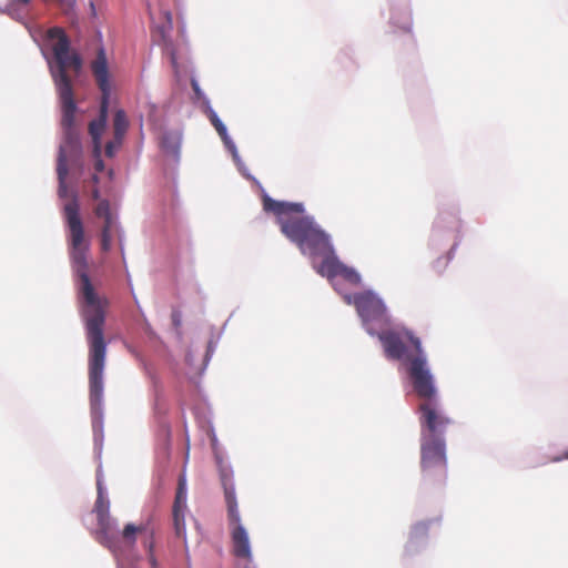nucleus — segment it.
<instances>
[{
    "label": "nucleus",
    "instance_id": "36",
    "mask_svg": "<svg viewBox=\"0 0 568 568\" xmlns=\"http://www.w3.org/2000/svg\"><path fill=\"white\" fill-rule=\"evenodd\" d=\"M170 59H171V63H172V65H173L174 68H176V67H178V60H176V55H175V52H174V51H172V52H171V57H170Z\"/></svg>",
    "mask_w": 568,
    "mask_h": 568
},
{
    "label": "nucleus",
    "instance_id": "16",
    "mask_svg": "<svg viewBox=\"0 0 568 568\" xmlns=\"http://www.w3.org/2000/svg\"><path fill=\"white\" fill-rule=\"evenodd\" d=\"M186 500H187V488H186V479L185 477H181L179 480L174 504H173V511H183L186 510Z\"/></svg>",
    "mask_w": 568,
    "mask_h": 568
},
{
    "label": "nucleus",
    "instance_id": "44",
    "mask_svg": "<svg viewBox=\"0 0 568 568\" xmlns=\"http://www.w3.org/2000/svg\"><path fill=\"white\" fill-rule=\"evenodd\" d=\"M130 285H131V291H133V287H132L131 283H130ZM132 294H133V298L135 300V303H138L136 295L134 294V292H132Z\"/></svg>",
    "mask_w": 568,
    "mask_h": 568
},
{
    "label": "nucleus",
    "instance_id": "38",
    "mask_svg": "<svg viewBox=\"0 0 568 568\" xmlns=\"http://www.w3.org/2000/svg\"><path fill=\"white\" fill-rule=\"evenodd\" d=\"M90 9H91L92 14L95 16L97 14V9H95V6H94L93 1H90Z\"/></svg>",
    "mask_w": 568,
    "mask_h": 568
},
{
    "label": "nucleus",
    "instance_id": "10",
    "mask_svg": "<svg viewBox=\"0 0 568 568\" xmlns=\"http://www.w3.org/2000/svg\"><path fill=\"white\" fill-rule=\"evenodd\" d=\"M230 526L232 527L231 537L233 544V552L239 558H245L250 561L244 568H256L252 562V548L250 537L246 528L241 521V515L239 511V505H236V515L233 517L231 513H227Z\"/></svg>",
    "mask_w": 568,
    "mask_h": 568
},
{
    "label": "nucleus",
    "instance_id": "40",
    "mask_svg": "<svg viewBox=\"0 0 568 568\" xmlns=\"http://www.w3.org/2000/svg\"><path fill=\"white\" fill-rule=\"evenodd\" d=\"M166 18H168L169 23L172 24V16L169 11L166 12Z\"/></svg>",
    "mask_w": 568,
    "mask_h": 568
},
{
    "label": "nucleus",
    "instance_id": "42",
    "mask_svg": "<svg viewBox=\"0 0 568 568\" xmlns=\"http://www.w3.org/2000/svg\"><path fill=\"white\" fill-rule=\"evenodd\" d=\"M6 12H8L9 16L16 18V14L10 9H7ZM17 19H18V16H17Z\"/></svg>",
    "mask_w": 568,
    "mask_h": 568
},
{
    "label": "nucleus",
    "instance_id": "1",
    "mask_svg": "<svg viewBox=\"0 0 568 568\" xmlns=\"http://www.w3.org/2000/svg\"><path fill=\"white\" fill-rule=\"evenodd\" d=\"M48 38L54 42L53 58L45 51L42 54L48 62L54 81L60 104L63 140L59 146L57 160L58 195L68 200L63 205L65 224L69 231V254L71 266H89L88 253L90 242L85 237L83 222L80 215V197L78 185L84 173L83 145L77 124L78 103L74 99L72 81L67 69L80 73L83 69V58L72 48L71 39L61 27H53Z\"/></svg>",
    "mask_w": 568,
    "mask_h": 568
},
{
    "label": "nucleus",
    "instance_id": "14",
    "mask_svg": "<svg viewBox=\"0 0 568 568\" xmlns=\"http://www.w3.org/2000/svg\"><path fill=\"white\" fill-rule=\"evenodd\" d=\"M110 101L100 100L99 113L90 122L89 134L92 140L94 151L102 148V136L108 126Z\"/></svg>",
    "mask_w": 568,
    "mask_h": 568
},
{
    "label": "nucleus",
    "instance_id": "39",
    "mask_svg": "<svg viewBox=\"0 0 568 568\" xmlns=\"http://www.w3.org/2000/svg\"><path fill=\"white\" fill-rule=\"evenodd\" d=\"M165 436H166V445L169 446V442H170V428L169 427H165Z\"/></svg>",
    "mask_w": 568,
    "mask_h": 568
},
{
    "label": "nucleus",
    "instance_id": "24",
    "mask_svg": "<svg viewBox=\"0 0 568 568\" xmlns=\"http://www.w3.org/2000/svg\"><path fill=\"white\" fill-rule=\"evenodd\" d=\"M91 181L93 183V187L90 191V196L93 201H97L98 203H100V201L103 199L101 197V192L98 187V184L100 182L99 175L97 173L91 174Z\"/></svg>",
    "mask_w": 568,
    "mask_h": 568
},
{
    "label": "nucleus",
    "instance_id": "13",
    "mask_svg": "<svg viewBox=\"0 0 568 568\" xmlns=\"http://www.w3.org/2000/svg\"><path fill=\"white\" fill-rule=\"evenodd\" d=\"M97 217L103 220V226L101 232L108 231V234L116 233L121 250H123L124 232L121 229L119 217L111 211L109 200H101L94 209Z\"/></svg>",
    "mask_w": 568,
    "mask_h": 568
},
{
    "label": "nucleus",
    "instance_id": "6",
    "mask_svg": "<svg viewBox=\"0 0 568 568\" xmlns=\"http://www.w3.org/2000/svg\"><path fill=\"white\" fill-rule=\"evenodd\" d=\"M462 226V220L456 209L450 211L440 210L433 224L429 246L439 250L453 239V244L448 251V261H452L463 240Z\"/></svg>",
    "mask_w": 568,
    "mask_h": 568
},
{
    "label": "nucleus",
    "instance_id": "25",
    "mask_svg": "<svg viewBox=\"0 0 568 568\" xmlns=\"http://www.w3.org/2000/svg\"><path fill=\"white\" fill-rule=\"evenodd\" d=\"M220 138L223 142L224 148L226 149V151L231 153V155L239 153L237 146L233 139L231 138V135L229 134V132L221 135Z\"/></svg>",
    "mask_w": 568,
    "mask_h": 568
},
{
    "label": "nucleus",
    "instance_id": "35",
    "mask_svg": "<svg viewBox=\"0 0 568 568\" xmlns=\"http://www.w3.org/2000/svg\"><path fill=\"white\" fill-rule=\"evenodd\" d=\"M565 459H568V449H566L562 455H557V456H554L551 457L550 462L551 463H560Z\"/></svg>",
    "mask_w": 568,
    "mask_h": 568
},
{
    "label": "nucleus",
    "instance_id": "34",
    "mask_svg": "<svg viewBox=\"0 0 568 568\" xmlns=\"http://www.w3.org/2000/svg\"><path fill=\"white\" fill-rule=\"evenodd\" d=\"M213 354L214 353H210L207 351H205V354H204V357H203V365H202V368H201V374H203L209 365V363L211 362L212 357H213Z\"/></svg>",
    "mask_w": 568,
    "mask_h": 568
},
{
    "label": "nucleus",
    "instance_id": "3",
    "mask_svg": "<svg viewBox=\"0 0 568 568\" xmlns=\"http://www.w3.org/2000/svg\"><path fill=\"white\" fill-rule=\"evenodd\" d=\"M266 206V210L274 212L281 234L298 250L320 276L332 282L336 292L345 293L334 282L337 276L352 285L362 283L359 272L339 258L332 234L314 215L306 212L303 202L273 201L268 197Z\"/></svg>",
    "mask_w": 568,
    "mask_h": 568
},
{
    "label": "nucleus",
    "instance_id": "9",
    "mask_svg": "<svg viewBox=\"0 0 568 568\" xmlns=\"http://www.w3.org/2000/svg\"><path fill=\"white\" fill-rule=\"evenodd\" d=\"M215 466L221 483V487L224 493V499L226 504L227 513H231L233 517L236 515L237 497L234 481V470L230 460L225 458L224 453L215 454Z\"/></svg>",
    "mask_w": 568,
    "mask_h": 568
},
{
    "label": "nucleus",
    "instance_id": "12",
    "mask_svg": "<svg viewBox=\"0 0 568 568\" xmlns=\"http://www.w3.org/2000/svg\"><path fill=\"white\" fill-rule=\"evenodd\" d=\"M389 3V23L405 32H410L413 27V17L410 0H388Z\"/></svg>",
    "mask_w": 568,
    "mask_h": 568
},
{
    "label": "nucleus",
    "instance_id": "23",
    "mask_svg": "<svg viewBox=\"0 0 568 568\" xmlns=\"http://www.w3.org/2000/svg\"><path fill=\"white\" fill-rule=\"evenodd\" d=\"M124 136L116 138V134L113 133V139L105 145V155L108 158H113L121 148Z\"/></svg>",
    "mask_w": 568,
    "mask_h": 568
},
{
    "label": "nucleus",
    "instance_id": "15",
    "mask_svg": "<svg viewBox=\"0 0 568 568\" xmlns=\"http://www.w3.org/2000/svg\"><path fill=\"white\" fill-rule=\"evenodd\" d=\"M232 159L239 170V172L241 173V175L243 178H245L246 180L248 181H252L254 184H256L258 186V189L261 190V197H262V205H263V211L265 213H272L274 215V212L273 211H268L266 210L267 206V199L270 197L271 200L273 201H277L276 199L272 197L266 191L265 189L263 187V185L261 184V182L253 175L251 174V172L248 171L247 166L245 165V163L243 162L242 158L240 156V153H236L234 155H232Z\"/></svg>",
    "mask_w": 568,
    "mask_h": 568
},
{
    "label": "nucleus",
    "instance_id": "27",
    "mask_svg": "<svg viewBox=\"0 0 568 568\" xmlns=\"http://www.w3.org/2000/svg\"><path fill=\"white\" fill-rule=\"evenodd\" d=\"M99 151H94V149L92 148V155H93V161H94V170L97 173L99 172H103L104 169H105V164H104V161L102 159V148L98 149Z\"/></svg>",
    "mask_w": 568,
    "mask_h": 568
},
{
    "label": "nucleus",
    "instance_id": "5",
    "mask_svg": "<svg viewBox=\"0 0 568 568\" xmlns=\"http://www.w3.org/2000/svg\"><path fill=\"white\" fill-rule=\"evenodd\" d=\"M93 513L97 514L99 528L95 530L97 541L106 547L114 557H122L126 552L134 550L138 534L152 537L155 535L151 521L136 526L133 523L124 525L120 531L118 520L110 516V499L104 485L101 467L97 470V500Z\"/></svg>",
    "mask_w": 568,
    "mask_h": 568
},
{
    "label": "nucleus",
    "instance_id": "18",
    "mask_svg": "<svg viewBox=\"0 0 568 568\" xmlns=\"http://www.w3.org/2000/svg\"><path fill=\"white\" fill-rule=\"evenodd\" d=\"M209 119L212 126L215 129L217 134L221 136L229 132L227 126L225 123L221 120L216 111L213 109L212 105H206V110L202 111Z\"/></svg>",
    "mask_w": 568,
    "mask_h": 568
},
{
    "label": "nucleus",
    "instance_id": "26",
    "mask_svg": "<svg viewBox=\"0 0 568 568\" xmlns=\"http://www.w3.org/2000/svg\"><path fill=\"white\" fill-rule=\"evenodd\" d=\"M220 138L223 142L224 148L226 149V151L231 153V155L239 153L237 146L233 139L231 138V135L229 134V132L221 135Z\"/></svg>",
    "mask_w": 568,
    "mask_h": 568
},
{
    "label": "nucleus",
    "instance_id": "32",
    "mask_svg": "<svg viewBox=\"0 0 568 568\" xmlns=\"http://www.w3.org/2000/svg\"><path fill=\"white\" fill-rule=\"evenodd\" d=\"M211 448H212L213 457L214 458H215V454L216 453H223L222 449L220 448L219 439H217L216 434L214 433V430H212Z\"/></svg>",
    "mask_w": 568,
    "mask_h": 568
},
{
    "label": "nucleus",
    "instance_id": "33",
    "mask_svg": "<svg viewBox=\"0 0 568 568\" xmlns=\"http://www.w3.org/2000/svg\"><path fill=\"white\" fill-rule=\"evenodd\" d=\"M171 320H172V324L175 326V327H179L182 323V315L179 311L176 310H173L172 311V314H171Z\"/></svg>",
    "mask_w": 568,
    "mask_h": 568
},
{
    "label": "nucleus",
    "instance_id": "22",
    "mask_svg": "<svg viewBox=\"0 0 568 568\" xmlns=\"http://www.w3.org/2000/svg\"><path fill=\"white\" fill-rule=\"evenodd\" d=\"M118 568H136L138 556L134 550L126 552L122 557H115Z\"/></svg>",
    "mask_w": 568,
    "mask_h": 568
},
{
    "label": "nucleus",
    "instance_id": "43",
    "mask_svg": "<svg viewBox=\"0 0 568 568\" xmlns=\"http://www.w3.org/2000/svg\"><path fill=\"white\" fill-rule=\"evenodd\" d=\"M108 174H109V178H110V179H113V176H114V171H113V170H109Z\"/></svg>",
    "mask_w": 568,
    "mask_h": 568
},
{
    "label": "nucleus",
    "instance_id": "29",
    "mask_svg": "<svg viewBox=\"0 0 568 568\" xmlns=\"http://www.w3.org/2000/svg\"><path fill=\"white\" fill-rule=\"evenodd\" d=\"M450 261H448V254L446 255V257H438L434 264H433V267L436 272L438 273H443L445 271V268L447 267L448 263Z\"/></svg>",
    "mask_w": 568,
    "mask_h": 568
},
{
    "label": "nucleus",
    "instance_id": "30",
    "mask_svg": "<svg viewBox=\"0 0 568 568\" xmlns=\"http://www.w3.org/2000/svg\"><path fill=\"white\" fill-rule=\"evenodd\" d=\"M143 331L151 343L160 342V336L155 333L149 323H145Z\"/></svg>",
    "mask_w": 568,
    "mask_h": 568
},
{
    "label": "nucleus",
    "instance_id": "31",
    "mask_svg": "<svg viewBox=\"0 0 568 568\" xmlns=\"http://www.w3.org/2000/svg\"><path fill=\"white\" fill-rule=\"evenodd\" d=\"M221 335H222V331L220 332V334L217 335L216 338H214L213 336L209 339L207 342V345H206V349L207 352L210 353H214L216 347H217V344H219V341L221 338Z\"/></svg>",
    "mask_w": 568,
    "mask_h": 568
},
{
    "label": "nucleus",
    "instance_id": "2",
    "mask_svg": "<svg viewBox=\"0 0 568 568\" xmlns=\"http://www.w3.org/2000/svg\"><path fill=\"white\" fill-rule=\"evenodd\" d=\"M347 305H353L361 328L377 338L388 361L400 362L408 383L416 388H433V371L422 338L413 329L393 327V315L385 300L373 288L355 293H342Z\"/></svg>",
    "mask_w": 568,
    "mask_h": 568
},
{
    "label": "nucleus",
    "instance_id": "20",
    "mask_svg": "<svg viewBox=\"0 0 568 568\" xmlns=\"http://www.w3.org/2000/svg\"><path fill=\"white\" fill-rule=\"evenodd\" d=\"M172 516H173V526H174L176 537H185L186 536L185 513L172 510Z\"/></svg>",
    "mask_w": 568,
    "mask_h": 568
},
{
    "label": "nucleus",
    "instance_id": "28",
    "mask_svg": "<svg viewBox=\"0 0 568 568\" xmlns=\"http://www.w3.org/2000/svg\"><path fill=\"white\" fill-rule=\"evenodd\" d=\"M113 234H108V231L101 232L100 245L103 252H109L112 247Z\"/></svg>",
    "mask_w": 568,
    "mask_h": 568
},
{
    "label": "nucleus",
    "instance_id": "11",
    "mask_svg": "<svg viewBox=\"0 0 568 568\" xmlns=\"http://www.w3.org/2000/svg\"><path fill=\"white\" fill-rule=\"evenodd\" d=\"M92 71L97 81V84L101 91V99L104 101L111 100L112 85L109 72V62L106 52L103 45H100L97 51L95 61L92 63Z\"/></svg>",
    "mask_w": 568,
    "mask_h": 568
},
{
    "label": "nucleus",
    "instance_id": "4",
    "mask_svg": "<svg viewBox=\"0 0 568 568\" xmlns=\"http://www.w3.org/2000/svg\"><path fill=\"white\" fill-rule=\"evenodd\" d=\"M412 393L423 400L419 405L420 423V471L424 479H433L440 486L447 479L448 458L446 430L452 419L439 413V392L433 374V388H416L408 383Z\"/></svg>",
    "mask_w": 568,
    "mask_h": 568
},
{
    "label": "nucleus",
    "instance_id": "8",
    "mask_svg": "<svg viewBox=\"0 0 568 568\" xmlns=\"http://www.w3.org/2000/svg\"><path fill=\"white\" fill-rule=\"evenodd\" d=\"M442 516H436L427 519L417 520L412 524L408 538L404 547V554L408 557H414L422 554L429 542V529L432 526H439Z\"/></svg>",
    "mask_w": 568,
    "mask_h": 568
},
{
    "label": "nucleus",
    "instance_id": "37",
    "mask_svg": "<svg viewBox=\"0 0 568 568\" xmlns=\"http://www.w3.org/2000/svg\"><path fill=\"white\" fill-rule=\"evenodd\" d=\"M193 354L191 352H187L186 355H185V361L187 364H192L193 363Z\"/></svg>",
    "mask_w": 568,
    "mask_h": 568
},
{
    "label": "nucleus",
    "instance_id": "41",
    "mask_svg": "<svg viewBox=\"0 0 568 568\" xmlns=\"http://www.w3.org/2000/svg\"><path fill=\"white\" fill-rule=\"evenodd\" d=\"M349 51H352V49L351 48H346V49L342 50V53L346 55V54H348Z\"/></svg>",
    "mask_w": 568,
    "mask_h": 568
},
{
    "label": "nucleus",
    "instance_id": "19",
    "mask_svg": "<svg viewBox=\"0 0 568 568\" xmlns=\"http://www.w3.org/2000/svg\"><path fill=\"white\" fill-rule=\"evenodd\" d=\"M190 83H191V87L193 90L194 100L202 102V106H201L202 111L206 110V105H212V104H211V101L207 98V95L202 90L197 79L195 77H192Z\"/></svg>",
    "mask_w": 568,
    "mask_h": 568
},
{
    "label": "nucleus",
    "instance_id": "17",
    "mask_svg": "<svg viewBox=\"0 0 568 568\" xmlns=\"http://www.w3.org/2000/svg\"><path fill=\"white\" fill-rule=\"evenodd\" d=\"M129 129V120L123 109H118L113 116V133L116 138L125 136Z\"/></svg>",
    "mask_w": 568,
    "mask_h": 568
},
{
    "label": "nucleus",
    "instance_id": "7",
    "mask_svg": "<svg viewBox=\"0 0 568 568\" xmlns=\"http://www.w3.org/2000/svg\"><path fill=\"white\" fill-rule=\"evenodd\" d=\"M183 131L181 129H165L159 136V149L166 159V165L176 184L179 166L181 163Z\"/></svg>",
    "mask_w": 568,
    "mask_h": 568
},
{
    "label": "nucleus",
    "instance_id": "21",
    "mask_svg": "<svg viewBox=\"0 0 568 568\" xmlns=\"http://www.w3.org/2000/svg\"><path fill=\"white\" fill-rule=\"evenodd\" d=\"M143 537V546L148 552V561L151 568H158L159 561L154 555V535L150 538L146 535H142Z\"/></svg>",
    "mask_w": 568,
    "mask_h": 568
}]
</instances>
